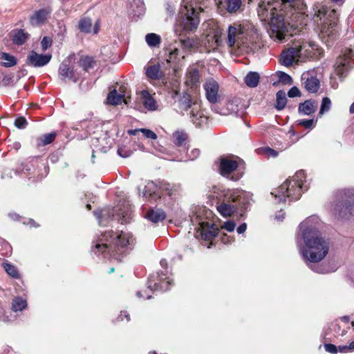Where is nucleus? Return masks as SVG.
Wrapping results in <instances>:
<instances>
[{
	"label": "nucleus",
	"instance_id": "nucleus-56",
	"mask_svg": "<svg viewBox=\"0 0 354 354\" xmlns=\"http://www.w3.org/2000/svg\"><path fill=\"white\" fill-rule=\"evenodd\" d=\"M318 273H328L330 272H333V270H326L324 268H317L316 270H315Z\"/></svg>",
	"mask_w": 354,
	"mask_h": 354
},
{
	"label": "nucleus",
	"instance_id": "nucleus-29",
	"mask_svg": "<svg viewBox=\"0 0 354 354\" xmlns=\"http://www.w3.org/2000/svg\"><path fill=\"white\" fill-rule=\"evenodd\" d=\"M287 103L286 93L283 91H279L276 94V105L277 110H283Z\"/></svg>",
	"mask_w": 354,
	"mask_h": 354
},
{
	"label": "nucleus",
	"instance_id": "nucleus-57",
	"mask_svg": "<svg viewBox=\"0 0 354 354\" xmlns=\"http://www.w3.org/2000/svg\"><path fill=\"white\" fill-rule=\"evenodd\" d=\"M266 151L267 152L269 153V154L273 157H275L277 156V152L275 151L274 150H273L272 149H270V148H266Z\"/></svg>",
	"mask_w": 354,
	"mask_h": 354
},
{
	"label": "nucleus",
	"instance_id": "nucleus-15",
	"mask_svg": "<svg viewBox=\"0 0 354 354\" xmlns=\"http://www.w3.org/2000/svg\"><path fill=\"white\" fill-rule=\"evenodd\" d=\"M203 86L207 100L212 104L216 103L218 98V84L217 82L212 79L208 80Z\"/></svg>",
	"mask_w": 354,
	"mask_h": 354
},
{
	"label": "nucleus",
	"instance_id": "nucleus-16",
	"mask_svg": "<svg viewBox=\"0 0 354 354\" xmlns=\"http://www.w3.org/2000/svg\"><path fill=\"white\" fill-rule=\"evenodd\" d=\"M301 80L304 88L309 93H314L319 90L320 86L319 80L309 73H303Z\"/></svg>",
	"mask_w": 354,
	"mask_h": 354
},
{
	"label": "nucleus",
	"instance_id": "nucleus-31",
	"mask_svg": "<svg viewBox=\"0 0 354 354\" xmlns=\"http://www.w3.org/2000/svg\"><path fill=\"white\" fill-rule=\"evenodd\" d=\"M145 40L150 47H157L160 44L161 38L157 34L149 33L146 35Z\"/></svg>",
	"mask_w": 354,
	"mask_h": 354
},
{
	"label": "nucleus",
	"instance_id": "nucleus-62",
	"mask_svg": "<svg viewBox=\"0 0 354 354\" xmlns=\"http://www.w3.org/2000/svg\"><path fill=\"white\" fill-rule=\"evenodd\" d=\"M333 3H335L336 4H338V5H342L345 0H330Z\"/></svg>",
	"mask_w": 354,
	"mask_h": 354
},
{
	"label": "nucleus",
	"instance_id": "nucleus-19",
	"mask_svg": "<svg viewBox=\"0 0 354 354\" xmlns=\"http://www.w3.org/2000/svg\"><path fill=\"white\" fill-rule=\"evenodd\" d=\"M48 14L49 11L46 9H41L35 12L30 19L31 25L33 26H37L44 24Z\"/></svg>",
	"mask_w": 354,
	"mask_h": 354
},
{
	"label": "nucleus",
	"instance_id": "nucleus-13",
	"mask_svg": "<svg viewBox=\"0 0 354 354\" xmlns=\"http://www.w3.org/2000/svg\"><path fill=\"white\" fill-rule=\"evenodd\" d=\"M171 280L165 274L158 276H151L147 282L148 288L151 290L166 291L169 289Z\"/></svg>",
	"mask_w": 354,
	"mask_h": 354
},
{
	"label": "nucleus",
	"instance_id": "nucleus-38",
	"mask_svg": "<svg viewBox=\"0 0 354 354\" xmlns=\"http://www.w3.org/2000/svg\"><path fill=\"white\" fill-rule=\"evenodd\" d=\"M118 210H120V212H118V216H119L118 221L122 224L128 223L131 218V214L129 213V211H122L121 209H114L113 212H117Z\"/></svg>",
	"mask_w": 354,
	"mask_h": 354
},
{
	"label": "nucleus",
	"instance_id": "nucleus-14",
	"mask_svg": "<svg viewBox=\"0 0 354 354\" xmlns=\"http://www.w3.org/2000/svg\"><path fill=\"white\" fill-rule=\"evenodd\" d=\"M52 56L50 54H39L34 50H32L26 58V64L28 66H33V67H42L47 65L50 59Z\"/></svg>",
	"mask_w": 354,
	"mask_h": 354
},
{
	"label": "nucleus",
	"instance_id": "nucleus-63",
	"mask_svg": "<svg viewBox=\"0 0 354 354\" xmlns=\"http://www.w3.org/2000/svg\"><path fill=\"white\" fill-rule=\"evenodd\" d=\"M138 8L140 9V11L137 12L138 15L141 14L142 11V2L140 1V0H139L138 1Z\"/></svg>",
	"mask_w": 354,
	"mask_h": 354
},
{
	"label": "nucleus",
	"instance_id": "nucleus-41",
	"mask_svg": "<svg viewBox=\"0 0 354 354\" xmlns=\"http://www.w3.org/2000/svg\"><path fill=\"white\" fill-rule=\"evenodd\" d=\"M330 106H331L330 100L327 97H324L322 100V102L319 114L323 115L324 113L328 111L330 109Z\"/></svg>",
	"mask_w": 354,
	"mask_h": 354
},
{
	"label": "nucleus",
	"instance_id": "nucleus-26",
	"mask_svg": "<svg viewBox=\"0 0 354 354\" xmlns=\"http://www.w3.org/2000/svg\"><path fill=\"white\" fill-rule=\"evenodd\" d=\"M241 0H225L224 6L230 13L236 12L241 8Z\"/></svg>",
	"mask_w": 354,
	"mask_h": 354
},
{
	"label": "nucleus",
	"instance_id": "nucleus-28",
	"mask_svg": "<svg viewBox=\"0 0 354 354\" xmlns=\"http://www.w3.org/2000/svg\"><path fill=\"white\" fill-rule=\"evenodd\" d=\"M180 44L182 47L185 50H192L194 48H196L199 46V41L197 39L194 38H187V39H180Z\"/></svg>",
	"mask_w": 354,
	"mask_h": 354
},
{
	"label": "nucleus",
	"instance_id": "nucleus-12",
	"mask_svg": "<svg viewBox=\"0 0 354 354\" xmlns=\"http://www.w3.org/2000/svg\"><path fill=\"white\" fill-rule=\"evenodd\" d=\"M127 88L124 85H120L118 88H115L108 94L106 102L109 104L116 106L124 102L126 104L129 103L127 95Z\"/></svg>",
	"mask_w": 354,
	"mask_h": 354
},
{
	"label": "nucleus",
	"instance_id": "nucleus-18",
	"mask_svg": "<svg viewBox=\"0 0 354 354\" xmlns=\"http://www.w3.org/2000/svg\"><path fill=\"white\" fill-rule=\"evenodd\" d=\"M317 102L315 100H307L299 105L298 111L300 114L309 115L316 111Z\"/></svg>",
	"mask_w": 354,
	"mask_h": 354
},
{
	"label": "nucleus",
	"instance_id": "nucleus-59",
	"mask_svg": "<svg viewBox=\"0 0 354 354\" xmlns=\"http://www.w3.org/2000/svg\"><path fill=\"white\" fill-rule=\"evenodd\" d=\"M218 233V228H213L212 231L209 232L210 236H216Z\"/></svg>",
	"mask_w": 354,
	"mask_h": 354
},
{
	"label": "nucleus",
	"instance_id": "nucleus-46",
	"mask_svg": "<svg viewBox=\"0 0 354 354\" xmlns=\"http://www.w3.org/2000/svg\"><path fill=\"white\" fill-rule=\"evenodd\" d=\"M28 122L24 117H19L15 121V125L19 129H24Z\"/></svg>",
	"mask_w": 354,
	"mask_h": 354
},
{
	"label": "nucleus",
	"instance_id": "nucleus-55",
	"mask_svg": "<svg viewBox=\"0 0 354 354\" xmlns=\"http://www.w3.org/2000/svg\"><path fill=\"white\" fill-rule=\"evenodd\" d=\"M337 350L339 352H341V353H348V352H350L349 351V349L348 348V346L345 345V346H339V347H337Z\"/></svg>",
	"mask_w": 354,
	"mask_h": 354
},
{
	"label": "nucleus",
	"instance_id": "nucleus-9",
	"mask_svg": "<svg viewBox=\"0 0 354 354\" xmlns=\"http://www.w3.org/2000/svg\"><path fill=\"white\" fill-rule=\"evenodd\" d=\"M315 46L314 44H309L303 40L294 41L287 49L283 51L281 57V64L290 66L299 59L311 57L312 50Z\"/></svg>",
	"mask_w": 354,
	"mask_h": 354
},
{
	"label": "nucleus",
	"instance_id": "nucleus-44",
	"mask_svg": "<svg viewBox=\"0 0 354 354\" xmlns=\"http://www.w3.org/2000/svg\"><path fill=\"white\" fill-rule=\"evenodd\" d=\"M140 132H142L143 136L147 138L152 140L157 139V135L150 129H140Z\"/></svg>",
	"mask_w": 354,
	"mask_h": 354
},
{
	"label": "nucleus",
	"instance_id": "nucleus-54",
	"mask_svg": "<svg viewBox=\"0 0 354 354\" xmlns=\"http://www.w3.org/2000/svg\"><path fill=\"white\" fill-rule=\"evenodd\" d=\"M247 229V225L246 223H242L241 225H239L237 228V232L239 234H242L245 232Z\"/></svg>",
	"mask_w": 354,
	"mask_h": 354
},
{
	"label": "nucleus",
	"instance_id": "nucleus-60",
	"mask_svg": "<svg viewBox=\"0 0 354 354\" xmlns=\"http://www.w3.org/2000/svg\"><path fill=\"white\" fill-rule=\"evenodd\" d=\"M138 132H140V129H132V130L128 131V133L129 135H133V136H136L137 134V133H138Z\"/></svg>",
	"mask_w": 354,
	"mask_h": 354
},
{
	"label": "nucleus",
	"instance_id": "nucleus-34",
	"mask_svg": "<svg viewBox=\"0 0 354 354\" xmlns=\"http://www.w3.org/2000/svg\"><path fill=\"white\" fill-rule=\"evenodd\" d=\"M276 75L279 79V82L283 85H291L293 83L292 77L283 71H277Z\"/></svg>",
	"mask_w": 354,
	"mask_h": 354
},
{
	"label": "nucleus",
	"instance_id": "nucleus-48",
	"mask_svg": "<svg viewBox=\"0 0 354 354\" xmlns=\"http://www.w3.org/2000/svg\"><path fill=\"white\" fill-rule=\"evenodd\" d=\"M118 153L122 158H127L131 155V151L127 149L125 147H120L118 149Z\"/></svg>",
	"mask_w": 354,
	"mask_h": 354
},
{
	"label": "nucleus",
	"instance_id": "nucleus-33",
	"mask_svg": "<svg viewBox=\"0 0 354 354\" xmlns=\"http://www.w3.org/2000/svg\"><path fill=\"white\" fill-rule=\"evenodd\" d=\"M27 306L26 301L21 297H17L13 299L12 303V310L17 312L21 311Z\"/></svg>",
	"mask_w": 354,
	"mask_h": 354
},
{
	"label": "nucleus",
	"instance_id": "nucleus-39",
	"mask_svg": "<svg viewBox=\"0 0 354 354\" xmlns=\"http://www.w3.org/2000/svg\"><path fill=\"white\" fill-rule=\"evenodd\" d=\"M314 6V17H317L321 20L326 14V8L320 5H315Z\"/></svg>",
	"mask_w": 354,
	"mask_h": 354
},
{
	"label": "nucleus",
	"instance_id": "nucleus-49",
	"mask_svg": "<svg viewBox=\"0 0 354 354\" xmlns=\"http://www.w3.org/2000/svg\"><path fill=\"white\" fill-rule=\"evenodd\" d=\"M52 40L50 38L48 37H44L41 41V46L42 50L44 51L46 50L48 47L51 46Z\"/></svg>",
	"mask_w": 354,
	"mask_h": 354
},
{
	"label": "nucleus",
	"instance_id": "nucleus-22",
	"mask_svg": "<svg viewBox=\"0 0 354 354\" xmlns=\"http://www.w3.org/2000/svg\"><path fill=\"white\" fill-rule=\"evenodd\" d=\"M206 39L207 44H205V46L209 48V51L215 50L222 42L218 31H216L213 35H207Z\"/></svg>",
	"mask_w": 354,
	"mask_h": 354
},
{
	"label": "nucleus",
	"instance_id": "nucleus-5",
	"mask_svg": "<svg viewBox=\"0 0 354 354\" xmlns=\"http://www.w3.org/2000/svg\"><path fill=\"white\" fill-rule=\"evenodd\" d=\"M202 11L203 8L193 0H183L175 26L176 33L183 36L194 32L200 23L198 14Z\"/></svg>",
	"mask_w": 354,
	"mask_h": 354
},
{
	"label": "nucleus",
	"instance_id": "nucleus-53",
	"mask_svg": "<svg viewBox=\"0 0 354 354\" xmlns=\"http://www.w3.org/2000/svg\"><path fill=\"white\" fill-rule=\"evenodd\" d=\"M329 16L333 17L332 22L330 24V25L333 27L336 25V21L338 18L337 14L335 10H332L330 11Z\"/></svg>",
	"mask_w": 354,
	"mask_h": 354
},
{
	"label": "nucleus",
	"instance_id": "nucleus-47",
	"mask_svg": "<svg viewBox=\"0 0 354 354\" xmlns=\"http://www.w3.org/2000/svg\"><path fill=\"white\" fill-rule=\"evenodd\" d=\"M236 223L232 221H226L221 226L222 229H225L228 232H233L235 229Z\"/></svg>",
	"mask_w": 354,
	"mask_h": 354
},
{
	"label": "nucleus",
	"instance_id": "nucleus-27",
	"mask_svg": "<svg viewBox=\"0 0 354 354\" xmlns=\"http://www.w3.org/2000/svg\"><path fill=\"white\" fill-rule=\"evenodd\" d=\"M29 35L24 30H17L12 35V40L15 44L22 45L28 38Z\"/></svg>",
	"mask_w": 354,
	"mask_h": 354
},
{
	"label": "nucleus",
	"instance_id": "nucleus-8",
	"mask_svg": "<svg viewBox=\"0 0 354 354\" xmlns=\"http://www.w3.org/2000/svg\"><path fill=\"white\" fill-rule=\"evenodd\" d=\"M332 212L335 216L348 219L354 216V189L338 190Z\"/></svg>",
	"mask_w": 354,
	"mask_h": 354
},
{
	"label": "nucleus",
	"instance_id": "nucleus-32",
	"mask_svg": "<svg viewBox=\"0 0 354 354\" xmlns=\"http://www.w3.org/2000/svg\"><path fill=\"white\" fill-rule=\"evenodd\" d=\"M1 59L5 61L2 64L5 67H11L17 64L16 58L9 53H2L1 55Z\"/></svg>",
	"mask_w": 354,
	"mask_h": 354
},
{
	"label": "nucleus",
	"instance_id": "nucleus-42",
	"mask_svg": "<svg viewBox=\"0 0 354 354\" xmlns=\"http://www.w3.org/2000/svg\"><path fill=\"white\" fill-rule=\"evenodd\" d=\"M174 142L177 145H182L187 139V135L181 131H176L174 134Z\"/></svg>",
	"mask_w": 354,
	"mask_h": 354
},
{
	"label": "nucleus",
	"instance_id": "nucleus-45",
	"mask_svg": "<svg viewBox=\"0 0 354 354\" xmlns=\"http://www.w3.org/2000/svg\"><path fill=\"white\" fill-rule=\"evenodd\" d=\"M314 120H299L297 121L298 124L304 127L306 129H311L314 126Z\"/></svg>",
	"mask_w": 354,
	"mask_h": 354
},
{
	"label": "nucleus",
	"instance_id": "nucleus-4",
	"mask_svg": "<svg viewBox=\"0 0 354 354\" xmlns=\"http://www.w3.org/2000/svg\"><path fill=\"white\" fill-rule=\"evenodd\" d=\"M102 236V237L95 243L93 252L95 254H100L108 251L111 257L116 259L124 252V249L131 245L133 241L131 234L123 231L118 234L109 231Z\"/></svg>",
	"mask_w": 354,
	"mask_h": 354
},
{
	"label": "nucleus",
	"instance_id": "nucleus-30",
	"mask_svg": "<svg viewBox=\"0 0 354 354\" xmlns=\"http://www.w3.org/2000/svg\"><path fill=\"white\" fill-rule=\"evenodd\" d=\"M56 135V133L52 132L41 136L37 138V145L45 146L51 143L55 140Z\"/></svg>",
	"mask_w": 354,
	"mask_h": 354
},
{
	"label": "nucleus",
	"instance_id": "nucleus-1",
	"mask_svg": "<svg viewBox=\"0 0 354 354\" xmlns=\"http://www.w3.org/2000/svg\"><path fill=\"white\" fill-rule=\"evenodd\" d=\"M317 218L310 217L299 225L296 242L299 252L306 263H317L323 260L329 250L328 242L316 229Z\"/></svg>",
	"mask_w": 354,
	"mask_h": 354
},
{
	"label": "nucleus",
	"instance_id": "nucleus-24",
	"mask_svg": "<svg viewBox=\"0 0 354 354\" xmlns=\"http://www.w3.org/2000/svg\"><path fill=\"white\" fill-rule=\"evenodd\" d=\"M260 76L257 72H250L245 77L244 82L245 84L250 87L254 88L257 86L259 82Z\"/></svg>",
	"mask_w": 354,
	"mask_h": 354
},
{
	"label": "nucleus",
	"instance_id": "nucleus-36",
	"mask_svg": "<svg viewBox=\"0 0 354 354\" xmlns=\"http://www.w3.org/2000/svg\"><path fill=\"white\" fill-rule=\"evenodd\" d=\"M80 65L84 71H87L88 69L93 67V58L90 57H84L81 58L80 61Z\"/></svg>",
	"mask_w": 354,
	"mask_h": 354
},
{
	"label": "nucleus",
	"instance_id": "nucleus-37",
	"mask_svg": "<svg viewBox=\"0 0 354 354\" xmlns=\"http://www.w3.org/2000/svg\"><path fill=\"white\" fill-rule=\"evenodd\" d=\"M147 75L151 79H158L160 77L159 66L153 65L150 66L147 69Z\"/></svg>",
	"mask_w": 354,
	"mask_h": 354
},
{
	"label": "nucleus",
	"instance_id": "nucleus-35",
	"mask_svg": "<svg viewBox=\"0 0 354 354\" xmlns=\"http://www.w3.org/2000/svg\"><path fill=\"white\" fill-rule=\"evenodd\" d=\"M92 26L91 20L89 18H83L79 21V28L84 32H89Z\"/></svg>",
	"mask_w": 354,
	"mask_h": 354
},
{
	"label": "nucleus",
	"instance_id": "nucleus-21",
	"mask_svg": "<svg viewBox=\"0 0 354 354\" xmlns=\"http://www.w3.org/2000/svg\"><path fill=\"white\" fill-rule=\"evenodd\" d=\"M141 97L142 104L146 109L149 111H155L157 109V104L153 97L147 91L141 92Z\"/></svg>",
	"mask_w": 354,
	"mask_h": 354
},
{
	"label": "nucleus",
	"instance_id": "nucleus-52",
	"mask_svg": "<svg viewBox=\"0 0 354 354\" xmlns=\"http://www.w3.org/2000/svg\"><path fill=\"white\" fill-rule=\"evenodd\" d=\"M188 156L192 160L198 158L200 155V150L198 149H192L187 151Z\"/></svg>",
	"mask_w": 354,
	"mask_h": 354
},
{
	"label": "nucleus",
	"instance_id": "nucleus-3",
	"mask_svg": "<svg viewBox=\"0 0 354 354\" xmlns=\"http://www.w3.org/2000/svg\"><path fill=\"white\" fill-rule=\"evenodd\" d=\"M258 39L257 31L249 26L233 24L228 27L227 44L236 55L253 52Z\"/></svg>",
	"mask_w": 354,
	"mask_h": 354
},
{
	"label": "nucleus",
	"instance_id": "nucleus-61",
	"mask_svg": "<svg viewBox=\"0 0 354 354\" xmlns=\"http://www.w3.org/2000/svg\"><path fill=\"white\" fill-rule=\"evenodd\" d=\"M348 348L349 349L350 352L354 351V341L351 342L349 345H348Z\"/></svg>",
	"mask_w": 354,
	"mask_h": 354
},
{
	"label": "nucleus",
	"instance_id": "nucleus-7",
	"mask_svg": "<svg viewBox=\"0 0 354 354\" xmlns=\"http://www.w3.org/2000/svg\"><path fill=\"white\" fill-rule=\"evenodd\" d=\"M305 179V174L303 171H297L292 179H287L277 189L271 192L279 203L286 202V198L290 201L298 200L301 194V190L303 187V182Z\"/></svg>",
	"mask_w": 354,
	"mask_h": 354
},
{
	"label": "nucleus",
	"instance_id": "nucleus-23",
	"mask_svg": "<svg viewBox=\"0 0 354 354\" xmlns=\"http://www.w3.org/2000/svg\"><path fill=\"white\" fill-rule=\"evenodd\" d=\"M185 57L184 55L180 53V50L176 47H170L169 48V54L167 58V62L171 64L178 63L180 59Z\"/></svg>",
	"mask_w": 354,
	"mask_h": 354
},
{
	"label": "nucleus",
	"instance_id": "nucleus-20",
	"mask_svg": "<svg viewBox=\"0 0 354 354\" xmlns=\"http://www.w3.org/2000/svg\"><path fill=\"white\" fill-rule=\"evenodd\" d=\"M145 217L152 223H156L162 221L165 218L166 214L160 209H151L147 211Z\"/></svg>",
	"mask_w": 354,
	"mask_h": 354
},
{
	"label": "nucleus",
	"instance_id": "nucleus-43",
	"mask_svg": "<svg viewBox=\"0 0 354 354\" xmlns=\"http://www.w3.org/2000/svg\"><path fill=\"white\" fill-rule=\"evenodd\" d=\"M156 187V185L153 183V182H149L147 183V185L145 186V189L146 190L145 192H143V196H147V194H149V196L154 199H156L157 197H160L159 196H158L155 191L153 192V193H149V191H151V189H153V188H155Z\"/></svg>",
	"mask_w": 354,
	"mask_h": 354
},
{
	"label": "nucleus",
	"instance_id": "nucleus-10",
	"mask_svg": "<svg viewBox=\"0 0 354 354\" xmlns=\"http://www.w3.org/2000/svg\"><path fill=\"white\" fill-rule=\"evenodd\" d=\"M179 108L183 115H189L192 122L196 126H201L207 122V118L203 116L201 111V103L197 97L185 93L179 100Z\"/></svg>",
	"mask_w": 354,
	"mask_h": 354
},
{
	"label": "nucleus",
	"instance_id": "nucleus-40",
	"mask_svg": "<svg viewBox=\"0 0 354 354\" xmlns=\"http://www.w3.org/2000/svg\"><path fill=\"white\" fill-rule=\"evenodd\" d=\"M3 268L6 270V272L12 277H13V278L19 277L18 271L14 266L9 264V263H4Z\"/></svg>",
	"mask_w": 354,
	"mask_h": 354
},
{
	"label": "nucleus",
	"instance_id": "nucleus-64",
	"mask_svg": "<svg viewBox=\"0 0 354 354\" xmlns=\"http://www.w3.org/2000/svg\"><path fill=\"white\" fill-rule=\"evenodd\" d=\"M349 111L351 113H354V102L351 105Z\"/></svg>",
	"mask_w": 354,
	"mask_h": 354
},
{
	"label": "nucleus",
	"instance_id": "nucleus-11",
	"mask_svg": "<svg viewBox=\"0 0 354 354\" xmlns=\"http://www.w3.org/2000/svg\"><path fill=\"white\" fill-rule=\"evenodd\" d=\"M71 59L72 57H69L62 62L58 71L59 78L65 82L71 81L75 83L80 80V74L71 63Z\"/></svg>",
	"mask_w": 354,
	"mask_h": 354
},
{
	"label": "nucleus",
	"instance_id": "nucleus-50",
	"mask_svg": "<svg viewBox=\"0 0 354 354\" xmlns=\"http://www.w3.org/2000/svg\"><path fill=\"white\" fill-rule=\"evenodd\" d=\"M290 97H299L301 95V92L297 86L292 87L288 92Z\"/></svg>",
	"mask_w": 354,
	"mask_h": 354
},
{
	"label": "nucleus",
	"instance_id": "nucleus-2",
	"mask_svg": "<svg viewBox=\"0 0 354 354\" xmlns=\"http://www.w3.org/2000/svg\"><path fill=\"white\" fill-rule=\"evenodd\" d=\"M298 0H261L257 8V13L261 21L268 24L270 28V37L282 41L288 31L284 22L286 10L290 11Z\"/></svg>",
	"mask_w": 354,
	"mask_h": 354
},
{
	"label": "nucleus",
	"instance_id": "nucleus-17",
	"mask_svg": "<svg viewBox=\"0 0 354 354\" xmlns=\"http://www.w3.org/2000/svg\"><path fill=\"white\" fill-rule=\"evenodd\" d=\"M238 167V162L236 160L232 159L230 157H225L221 158L219 166L220 174L225 176L229 175L232 171L236 170Z\"/></svg>",
	"mask_w": 354,
	"mask_h": 354
},
{
	"label": "nucleus",
	"instance_id": "nucleus-25",
	"mask_svg": "<svg viewBox=\"0 0 354 354\" xmlns=\"http://www.w3.org/2000/svg\"><path fill=\"white\" fill-rule=\"evenodd\" d=\"M348 63V60L344 57H339L335 65V71L337 75L343 77L346 73V66Z\"/></svg>",
	"mask_w": 354,
	"mask_h": 354
},
{
	"label": "nucleus",
	"instance_id": "nucleus-6",
	"mask_svg": "<svg viewBox=\"0 0 354 354\" xmlns=\"http://www.w3.org/2000/svg\"><path fill=\"white\" fill-rule=\"evenodd\" d=\"M211 196L221 201L222 203L217 206L218 212L225 217L230 216L239 208H245V193L242 190L227 191L221 190L214 187Z\"/></svg>",
	"mask_w": 354,
	"mask_h": 354
},
{
	"label": "nucleus",
	"instance_id": "nucleus-58",
	"mask_svg": "<svg viewBox=\"0 0 354 354\" xmlns=\"http://www.w3.org/2000/svg\"><path fill=\"white\" fill-rule=\"evenodd\" d=\"M123 316H124L127 318V321L130 320L129 315L128 314H127V313H125V312L124 313H121V315L118 317V319L120 321H122L123 320V318H122Z\"/></svg>",
	"mask_w": 354,
	"mask_h": 354
},
{
	"label": "nucleus",
	"instance_id": "nucleus-51",
	"mask_svg": "<svg viewBox=\"0 0 354 354\" xmlns=\"http://www.w3.org/2000/svg\"><path fill=\"white\" fill-rule=\"evenodd\" d=\"M325 350L330 353H337L338 352L337 347L332 344H326L324 345Z\"/></svg>",
	"mask_w": 354,
	"mask_h": 354
}]
</instances>
